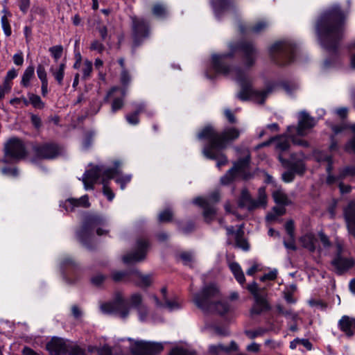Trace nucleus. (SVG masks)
<instances>
[{"instance_id":"6","label":"nucleus","mask_w":355,"mask_h":355,"mask_svg":"<svg viewBox=\"0 0 355 355\" xmlns=\"http://www.w3.org/2000/svg\"><path fill=\"white\" fill-rule=\"evenodd\" d=\"M219 291L214 284L205 287L193 297V302L199 308L208 311H216L224 314L229 310V305L225 302H214Z\"/></svg>"},{"instance_id":"9","label":"nucleus","mask_w":355,"mask_h":355,"mask_svg":"<svg viewBox=\"0 0 355 355\" xmlns=\"http://www.w3.org/2000/svg\"><path fill=\"white\" fill-rule=\"evenodd\" d=\"M220 200L218 191L213 192L208 198L198 197L194 199L193 202L203 209V217L205 221L209 223L213 220L216 214V209L214 204Z\"/></svg>"},{"instance_id":"64","label":"nucleus","mask_w":355,"mask_h":355,"mask_svg":"<svg viewBox=\"0 0 355 355\" xmlns=\"http://www.w3.org/2000/svg\"><path fill=\"white\" fill-rule=\"evenodd\" d=\"M21 352L23 355H40L38 353L28 347H24Z\"/></svg>"},{"instance_id":"13","label":"nucleus","mask_w":355,"mask_h":355,"mask_svg":"<svg viewBox=\"0 0 355 355\" xmlns=\"http://www.w3.org/2000/svg\"><path fill=\"white\" fill-rule=\"evenodd\" d=\"M270 53L275 56L276 53L279 54L281 59L285 60L279 62L281 64H286L294 60L295 49L293 46L285 42H278L270 47Z\"/></svg>"},{"instance_id":"12","label":"nucleus","mask_w":355,"mask_h":355,"mask_svg":"<svg viewBox=\"0 0 355 355\" xmlns=\"http://www.w3.org/2000/svg\"><path fill=\"white\" fill-rule=\"evenodd\" d=\"M26 152L22 141L18 139H10L5 145L3 162H16L25 156Z\"/></svg>"},{"instance_id":"7","label":"nucleus","mask_w":355,"mask_h":355,"mask_svg":"<svg viewBox=\"0 0 355 355\" xmlns=\"http://www.w3.org/2000/svg\"><path fill=\"white\" fill-rule=\"evenodd\" d=\"M198 138L200 140L207 139L209 142V144L202 150L205 157L216 160V166L219 168L227 164V157L222 153V150L225 148V144L218 141V138L216 137L211 128H203L198 132Z\"/></svg>"},{"instance_id":"5","label":"nucleus","mask_w":355,"mask_h":355,"mask_svg":"<svg viewBox=\"0 0 355 355\" xmlns=\"http://www.w3.org/2000/svg\"><path fill=\"white\" fill-rule=\"evenodd\" d=\"M113 173L104 166H91L89 169L85 171L82 182L86 190L93 189L94 185L98 182L103 184V194L107 200L112 201L114 198V193L108 187L109 181L113 178Z\"/></svg>"},{"instance_id":"8","label":"nucleus","mask_w":355,"mask_h":355,"mask_svg":"<svg viewBox=\"0 0 355 355\" xmlns=\"http://www.w3.org/2000/svg\"><path fill=\"white\" fill-rule=\"evenodd\" d=\"M106 227V220L100 216H93L88 218L85 222L82 229L78 233V237L83 243L85 242L84 237L93 230H96L98 235H103L108 232Z\"/></svg>"},{"instance_id":"57","label":"nucleus","mask_w":355,"mask_h":355,"mask_svg":"<svg viewBox=\"0 0 355 355\" xmlns=\"http://www.w3.org/2000/svg\"><path fill=\"white\" fill-rule=\"evenodd\" d=\"M125 272L121 271H114L112 274V277L114 281H121L125 276Z\"/></svg>"},{"instance_id":"55","label":"nucleus","mask_w":355,"mask_h":355,"mask_svg":"<svg viewBox=\"0 0 355 355\" xmlns=\"http://www.w3.org/2000/svg\"><path fill=\"white\" fill-rule=\"evenodd\" d=\"M228 349L223 347L221 345H211L209 347V352L211 354H217L219 351H227Z\"/></svg>"},{"instance_id":"38","label":"nucleus","mask_w":355,"mask_h":355,"mask_svg":"<svg viewBox=\"0 0 355 355\" xmlns=\"http://www.w3.org/2000/svg\"><path fill=\"white\" fill-rule=\"evenodd\" d=\"M28 96L30 103L37 109H42L44 107V103L42 101L41 98L36 94L28 93Z\"/></svg>"},{"instance_id":"14","label":"nucleus","mask_w":355,"mask_h":355,"mask_svg":"<svg viewBox=\"0 0 355 355\" xmlns=\"http://www.w3.org/2000/svg\"><path fill=\"white\" fill-rule=\"evenodd\" d=\"M250 157L247 152L245 158L234 164V166L228 171V172L221 178L220 181L223 184H228L234 178V177L240 176L243 178H248L245 171L248 168Z\"/></svg>"},{"instance_id":"47","label":"nucleus","mask_w":355,"mask_h":355,"mask_svg":"<svg viewBox=\"0 0 355 355\" xmlns=\"http://www.w3.org/2000/svg\"><path fill=\"white\" fill-rule=\"evenodd\" d=\"M1 26L5 35L6 36H10L11 35V28L6 15L1 17Z\"/></svg>"},{"instance_id":"29","label":"nucleus","mask_w":355,"mask_h":355,"mask_svg":"<svg viewBox=\"0 0 355 355\" xmlns=\"http://www.w3.org/2000/svg\"><path fill=\"white\" fill-rule=\"evenodd\" d=\"M65 69V63H60L55 67L51 66L50 68V72L59 85H62Z\"/></svg>"},{"instance_id":"23","label":"nucleus","mask_w":355,"mask_h":355,"mask_svg":"<svg viewBox=\"0 0 355 355\" xmlns=\"http://www.w3.org/2000/svg\"><path fill=\"white\" fill-rule=\"evenodd\" d=\"M338 326L347 336H352L355 332V318L344 315L339 320Z\"/></svg>"},{"instance_id":"18","label":"nucleus","mask_w":355,"mask_h":355,"mask_svg":"<svg viewBox=\"0 0 355 355\" xmlns=\"http://www.w3.org/2000/svg\"><path fill=\"white\" fill-rule=\"evenodd\" d=\"M60 207H62L66 211H73L78 207H89L90 203L87 195L83 196L80 198H68L63 202H60Z\"/></svg>"},{"instance_id":"59","label":"nucleus","mask_w":355,"mask_h":355,"mask_svg":"<svg viewBox=\"0 0 355 355\" xmlns=\"http://www.w3.org/2000/svg\"><path fill=\"white\" fill-rule=\"evenodd\" d=\"M13 62L16 65H21L24 62L22 53H16L13 55Z\"/></svg>"},{"instance_id":"43","label":"nucleus","mask_w":355,"mask_h":355,"mask_svg":"<svg viewBox=\"0 0 355 355\" xmlns=\"http://www.w3.org/2000/svg\"><path fill=\"white\" fill-rule=\"evenodd\" d=\"M62 51L63 47L61 45L53 46L49 49V52L55 62L61 58Z\"/></svg>"},{"instance_id":"31","label":"nucleus","mask_w":355,"mask_h":355,"mask_svg":"<svg viewBox=\"0 0 355 355\" xmlns=\"http://www.w3.org/2000/svg\"><path fill=\"white\" fill-rule=\"evenodd\" d=\"M135 280L137 285L141 287H146L151 284L153 278L150 275H144L137 271L134 273Z\"/></svg>"},{"instance_id":"54","label":"nucleus","mask_w":355,"mask_h":355,"mask_svg":"<svg viewBox=\"0 0 355 355\" xmlns=\"http://www.w3.org/2000/svg\"><path fill=\"white\" fill-rule=\"evenodd\" d=\"M70 355H85V351L78 345L71 347Z\"/></svg>"},{"instance_id":"28","label":"nucleus","mask_w":355,"mask_h":355,"mask_svg":"<svg viewBox=\"0 0 355 355\" xmlns=\"http://www.w3.org/2000/svg\"><path fill=\"white\" fill-rule=\"evenodd\" d=\"M268 309L269 306L266 299L263 296H259L258 300H254V304L250 310V313L252 315H259Z\"/></svg>"},{"instance_id":"16","label":"nucleus","mask_w":355,"mask_h":355,"mask_svg":"<svg viewBox=\"0 0 355 355\" xmlns=\"http://www.w3.org/2000/svg\"><path fill=\"white\" fill-rule=\"evenodd\" d=\"M160 293L162 295V297L160 300L155 295L153 296V299L157 306L166 308L170 311H175L181 308L182 303L178 299L167 298L166 288H162L161 289Z\"/></svg>"},{"instance_id":"60","label":"nucleus","mask_w":355,"mask_h":355,"mask_svg":"<svg viewBox=\"0 0 355 355\" xmlns=\"http://www.w3.org/2000/svg\"><path fill=\"white\" fill-rule=\"evenodd\" d=\"M345 149L347 152L355 153V137L346 144Z\"/></svg>"},{"instance_id":"51","label":"nucleus","mask_w":355,"mask_h":355,"mask_svg":"<svg viewBox=\"0 0 355 355\" xmlns=\"http://www.w3.org/2000/svg\"><path fill=\"white\" fill-rule=\"evenodd\" d=\"M2 173L8 177H15L18 175V171L15 167H5L2 169Z\"/></svg>"},{"instance_id":"50","label":"nucleus","mask_w":355,"mask_h":355,"mask_svg":"<svg viewBox=\"0 0 355 355\" xmlns=\"http://www.w3.org/2000/svg\"><path fill=\"white\" fill-rule=\"evenodd\" d=\"M10 83L8 80H4L3 83L0 85V100L4 97L6 94L10 92Z\"/></svg>"},{"instance_id":"32","label":"nucleus","mask_w":355,"mask_h":355,"mask_svg":"<svg viewBox=\"0 0 355 355\" xmlns=\"http://www.w3.org/2000/svg\"><path fill=\"white\" fill-rule=\"evenodd\" d=\"M35 78V69L33 66H28L24 71L22 77L21 84L23 87H28L31 84V81Z\"/></svg>"},{"instance_id":"42","label":"nucleus","mask_w":355,"mask_h":355,"mask_svg":"<svg viewBox=\"0 0 355 355\" xmlns=\"http://www.w3.org/2000/svg\"><path fill=\"white\" fill-rule=\"evenodd\" d=\"M236 245L238 248L245 251H248L250 248L249 244L247 242V241L243 239L242 236L240 235V231L238 232L236 234Z\"/></svg>"},{"instance_id":"39","label":"nucleus","mask_w":355,"mask_h":355,"mask_svg":"<svg viewBox=\"0 0 355 355\" xmlns=\"http://www.w3.org/2000/svg\"><path fill=\"white\" fill-rule=\"evenodd\" d=\"M285 209L283 207H275L273 208L271 213L268 214L266 219L268 221L275 220L279 216L284 214Z\"/></svg>"},{"instance_id":"4","label":"nucleus","mask_w":355,"mask_h":355,"mask_svg":"<svg viewBox=\"0 0 355 355\" xmlns=\"http://www.w3.org/2000/svg\"><path fill=\"white\" fill-rule=\"evenodd\" d=\"M141 302L142 298L139 294H133L128 300L122 293H116L112 300L101 304L100 309L105 314H112L125 320L130 313V308L135 307L138 311L139 320L144 322L148 318V310Z\"/></svg>"},{"instance_id":"56","label":"nucleus","mask_w":355,"mask_h":355,"mask_svg":"<svg viewBox=\"0 0 355 355\" xmlns=\"http://www.w3.org/2000/svg\"><path fill=\"white\" fill-rule=\"evenodd\" d=\"M90 49L101 53L103 51L104 46L101 42L98 41H94L91 44Z\"/></svg>"},{"instance_id":"10","label":"nucleus","mask_w":355,"mask_h":355,"mask_svg":"<svg viewBox=\"0 0 355 355\" xmlns=\"http://www.w3.org/2000/svg\"><path fill=\"white\" fill-rule=\"evenodd\" d=\"M267 203V197L263 187L259 188L257 199L253 200L247 190L241 192L239 200V206L251 211L260 207H265Z\"/></svg>"},{"instance_id":"2","label":"nucleus","mask_w":355,"mask_h":355,"mask_svg":"<svg viewBox=\"0 0 355 355\" xmlns=\"http://www.w3.org/2000/svg\"><path fill=\"white\" fill-rule=\"evenodd\" d=\"M230 53L213 55L211 61L212 69L216 74L228 76L239 83L241 89L238 97L242 101L252 100L257 103H263L266 97V92L254 90L249 84L245 71L238 68L232 69L225 65L227 58L233 55L238 50L243 51L244 62L248 67L251 66L256 58V50L249 44H230Z\"/></svg>"},{"instance_id":"26","label":"nucleus","mask_w":355,"mask_h":355,"mask_svg":"<svg viewBox=\"0 0 355 355\" xmlns=\"http://www.w3.org/2000/svg\"><path fill=\"white\" fill-rule=\"evenodd\" d=\"M121 95V96H123L125 95V91L123 89L119 88V87H113L107 94V97H111L114 96V99L112 104V112H116L117 110H120L123 105V100L121 98H118L116 96L117 94Z\"/></svg>"},{"instance_id":"63","label":"nucleus","mask_w":355,"mask_h":355,"mask_svg":"<svg viewBox=\"0 0 355 355\" xmlns=\"http://www.w3.org/2000/svg\"><path fill=\"white\" fill-rule=\"evenodd\" d=\"M319 237H320L321 243H322V245H324V248L329 246L330 243H329V239L326 235H324L322 232H320Z\"/></svg>"},{"instance_id":"40","label":"nucleus","mask_w":355,"mask_h":355,"mask_svg":"<svg viewBox=\"0 0 355 355\" xmlns=\"http://www.w3.org/2000/svg\"><path fill=\"white\" fill-rule=\"evenodd\" d=\"M81 71L83 73V78H88L92 71V62L88 60H85L83 63Z\"/></svg>"},{"instance_id":"44","label":"nucleus","mask_w":355,"mask_h":355,"mask_svg":"<svg viewBox=\"0 0 355 355\" xmlns=\"http://www.w3.org/2000/svg\"><path fill=\"white\" fill-rule=\"evenodd\" d=\"M89 350L92 352L96 351L98 355H112V351L109 346L104 345L101 348L89 347Z\"/></svg>"},{"instance_id":"46","label":"nucleus","mask_w":355,"mask_h":355,"mask_svg":"<svg viewBox=\"0 0 355 355\" xmlns=\"http://www.w3.org/2000/svg\"><path fill=\"white\" fill-rule=\"evenodd\" d=\"M37 75L41 83L48 82L47 74L45 68L42 64H39L37 67Z\"/></svg>"},{"instance_id":"62","label":"nucleus","mask_w":355,"mask_h":355,"mask_svg":"<svg viewBox=\"0 0 355 355\" xmlns=\"http://www.w3.org/2000/svg\"><path fill=\"white\" fill-rule=\"evenodd\" d=\"M130 80V78L128 73L126 71L123 70L121 72V83L123 85H125V84L128 83Z\"/></svg>"},{"instance_id":"21","label":"nucleus","mask_w":355,"mask_h":355,"mask_svg":"<svg viewBox=\"0 0 355 355\" xmlns=\"http://www.w3.org/2000/svg\"><path fill=\"white\" fill-rule=\"evenodd\" d=\"M114 168H108L112 173H113V178H115V182L120 184L121 189L123 190L125 187V184L129 183L132 179V175L130 174H122L119 170L121 163L119 161H115L114 162Z\"/></svg>"},{"instance_id":"61","label":"nucleus","mask_w":355,"mask_h":355,"mask_svg":"<svg viewBox=\"0 0 355 355\" xmlns=\"http://www.w3.org/2000/svg\"><path fill=\"white\" fill-rule=\"evenodd\" d=\"M276 277H277V271L275 270L270 271V272L264 275L263 277H261L260 279L261 281H264L266 279L272 280V279H274Z\"/></svg>"},{"instance_id":"53","label":"nucleus","mask_w":355,"mask_h":355,"mask_svg":"<svg viewBox=\"0 0 355 355\" xmlns=\"http://www.w3.org/2000/svg\"><path fill=\"white\" fill-rule=\"evenodd\" d=\"M284 245L287 250H295V237H289L288 241H284Z\"/></svg>"},{"instance_id":"19","label":"nucleus","mask_w":355,"mask_h":355,"mask_svg":"<svg viewBox=\"0 0 355 355\" xmlns=\"http://www.w3.org/2000/svg\"><path fill=\"white\" fill-rule=\"evenodd\" d=\"M46 348L51 355H63L67 351L68 346L63 339L53 338L47 343Z\"/></svg>"},{"instance_id":"34","label":"nucleus","mask_w":355,"mask_h":355,"mask_svg":"<svg viewBox=\"0 0 355 355\" xmlns=\"http://www.w3.org/2000/svg\"><path fill=\"white\" fill-rule=\"evenodd\" d=\"M211 3L214 13L217 17H218L220 13L225 12L230 4L227 0H212Z\"/></svg>"},{"instance_id":"35","label":"nucleus","mask_w":355,"mask_h":355,"mask_svg":"<svg viewBox=\"0 0 355 355\" xmlns=\"http://www.w3.org/2000/svg\"><path fill=\"white\" fill-rule=\"evenodd\" d=\"M152 10L153 15L159 18L165 17L168 13L167 6L161 3L155 4Z\"/></svg>"},{"instance_id":"25","label":"nucleus","mask_w":355,"mask_h":355,"mask_svg":"<svg viewBox=\"0 0 355 355\" xmlns=\"http://www.w3.org/2000/svg\"><path fill=\"white\" fill-rule=\"evenodd\" d=\"M354 261L351 259H345L338 256L332 261V266L335 271L341 274L354 266Z\"/></svg>"},{"instance_id":"1","label":"nucleus","mask_w":355,"mask_h":355,"mask_svg":"<svg viewBox=\"0 0 355 355\" xmlns=\"http://www.w3.org/2000/svg\"><path fill=\"white\" fill-rule=\"evenodd\" d=\"M316 124V121L311 117L306 112L302 111L299 112L297 116V125H289L287 128V135H281L274 139H271L266 142H263L257 148L269 145L273 143L275 148L279 153V159L282 164L291 171H286L282 174V179L286 182H291L294 178V173H301L304 170L303 160L305 158L304 155L300 154L299 158H296V155H291L289 161L286 160L283 157V153L288 151L291 144L288 137L291 139L295 145L307 147L309 142L302 137L307 135L312 128Z\"/></svg>"},{"instance_id":"20","label":"nucleus","mask_w":355,"mask_h":355,"mask_svg":"<svg viewBox=\"0 0 355 355\" xmlns=\"http://www.w3.org/2000/svg\"><path fill=\"white\" fill-rule=\"evenodd\" d=\"M204 128H211L214 134L216 135V137L218 138V141L223 142L225 144V148L229 142L236 139L240 135L239 130L235 128H227L221 135L217 134L214 129L210 125H207Z\"/></svg>"},{"instance_id":"33","label":"nucleus","mask_w":355,"mask_h":355,"mask_svg":"<svg viewBox=\"0 0 355 355\" xmlns=\"http://www.w3.org/2000/svg\"><path fill=\"white\" fill-rule=\"evenodd\" d=\"M229 266L237 282L240 284H243L245 278L241 266L235 262L230 263Z\"/></svg>"},{"instance_id":"58","label":"nucleus","mask_w":355,"mask_h":355,"mask_svg":"<svg viewBox=\"0 0 355 355\" xmlns=\"http://www.w3.org/2000/svg\"><path fill=\"white\" fill-rule=\"evenodd\" d=\"M284 296L286 301L289 304H294L296 302V300L293 297L292 293L290 291H284Z\"/></svg>"},{"instance_id":"17","label":"nucleus","mask_w":355,"mask_h":355,"mask_svg":"<svg viewBox=\"0 0 355 355\" xmlns=\"http://www.w3.org/2000/svg\"><path fill=\"white\" fill-rule=\"evenodd\" d=\"M148 248L146 240H139L137 244V250L133 254H126L123 257L125 263L129 264L139 261L145 258Z\"/></svg>"},{"instance_id":"52","label":"nucleus","mask_w":355,"mask_h":355,"mask_svg":"<svg viewBox=\"0 0 355 355\" xmlns=\"http://www.w3.org/2000/svg\"><path fill=\"white\" fill-rule=\"evenodd\" d=\"M286 231L289 237H295L294 235V224L292 220L288 221L285 225Z\"/></svg>"},{"instance_id":"37","label":"nucleus","mask_w":355,"mask_h":355,"mask_svg":"<svg viewBox=\"0 0 355 355\" xmlns=\"http://www.w3.org/2000/svg\"><path fill=\"white\" fill-rule=\"evenodd\" d=\"M269 26V24L265 21H259L252 26L248 32L252 34H258L266 30Z\"/></svg>"},{"instance_id":"30","label":"nucleus","mask_w":355,"mask_h":355,"mask_svg":"<svg viewBox=\"0 0 355 355\" xmlns=\"http://www.w3.org/2000/svg\"><path fill=\"white\" fill-rule=\"evenodd\" d=\"M302 246L310 251H314L316 249V239L313 234H306L300 239Z\"/></svg>"},{"instance_id":"24","label":"nucleus","mask_w":355,"mask_h":355,"mask_svg":"<svg viewBox=\"0 0 355 355\" xmlns=\"http://www.w3.org/2000/svg\"><path fill=\"white\" fill-rule=\"evenodd\" d=\"M132 23L135 42L137 43L138 40L144 38L148 35V29L143 19L132 18Z\"/></svg>"},{"instance_id":"49","label":"nucleus","mask_w":355,"mask_h":355,"mask_svg":"<svg viewBox=\"0 0 355 355\" xmlns=\"http://www.w3.org/2000/svg\"><path fill=\"white\" fill-rule=\"evenodd\" d=\"M248 291L252 294L254 300H258L259 296L258 286L256 282H252L248 286Z\"/></svg>"},{"instance_id":"41","label":"nucleus","mask_w":355,"mask_h":355,"mask_svg":"<svg viewBox=\"0 0 355 355\" xmlns=\"http://www.w3.org/2000/svg\"><path fill=\"white\" fill-rule=\"evenodd\" d=\"M144 107L141 105L135 113L126 116V120L130 124L136 125L139 123L138 114L143 111Z\"/></svg>"},{"instance_id":"36","label":"nucleus","mask_w":355,"mask_h":355,"mask_svg":"<svg viewBox=\"0 0 355 355\" xmlns=\"http://www.w3.org/2000/svg\"><path fill=\"white\" fill-rule=\"evenodd\" d=\"M272 196H273V198H274L275 202L279 205H286L290 203V201H289L287 196L281 189H278V190L274 191Z\"/></svg>"},{"instance_id":"3","label":"nucleus","mask_w":355,"mask_h":355,"mask_svg":"<svg viewBox=\"0 0 355 355\" xmlns=\"http://www.w3.org/2000/svg\"><path fill=\"white\" fill-rule=\"evenodd\" d=\"M348 11L341 10L338 5L334 6L318 19L316 30L321 45L327 49L336 47L344 30V21Z\"/></svg>"},{"instance_id":"48","label":"nucleus","mask_w":355,"mask_h":355,"mask_svg":"<svg viewBox=\"0 0 355 355\" xmlns=\"http://www.w3.org/2000/svg\"><path fill=\"white\" fill-rule=\"evenodd\" d=\"M173 213L171 210L166 209L161 212L159 215V220L161 222H168L172 218Z\"/></svg>"},{"instance_id":"11","label":"nucleus","mask_w":355,"mask_h":355,"mask_svg":"<svg viewBox=\"0 0 355 355\" xmlns=\"http://www.w3.org/2000/svg\"><path fill=\"white\" fill-rule=\"evenodd\" d=\"M130 344V350L135 355H152L160 352L163 346L161 343L136 341L128 339Z\"/></svg>"},{"instance_id":"27","label":"nucleus","mask_w":355,"mask_h":355,"mask_svg":"<svg viewBox=\"0 0 355 355\" xmlns=\"http://www.w3.org/2000/svg\"><path fill=\"white\" fill-rule=\"evenodd\" d=\"M60 153L58 147L54 144L45 145L40 148L38 154L42 158L53 159Z\"/></svg>"},{"instance_id":"22","label":"nucleus","mask_w":355,"mask_h":355,"mask_svg":"<svg viewBox=\"0 0 355 355\" xmlns=\"http://www.w3.org/2000/svg\"><path fill=\"white\" fill-rule=\"evenodd\" d=\"M345 217L350 234L355 237V202H350L345 209Z\"/></svg>"},{"instance_id":"15","label":"nucleus","mask_w":355,"mask_h":355,"mask_svg":"<svg viewBox=\"0 0 355 355\" xmlns=\"http://www.w3.org/2000/svg\"><path fill=\"white\" fill-rule=\"evenodd\" d=\"M315 157L318 162H325L327 163V171L329 173L327 182L329 184L335 183L338 180L339 178H343L349 175H355V167H347L341 172L339 178L335 177L330 174L331 165L332 164L331 157L328 155H324L322 153L316 154Z\"/></svg>"},{"instance_id":"45","label":"nucleus","mask_w":355,"mask_h":355,"mask_svg":"<svg viewBox=\"0 0 355 355\" xmlns=\"http://www.w3.org/2000/svg\"><path fill=\"white\" fill-rule=\"evenodd\" d=\"M170 355H196L193 351L183 347H175L173 349Z\"/></svg>"}]
</instances>
